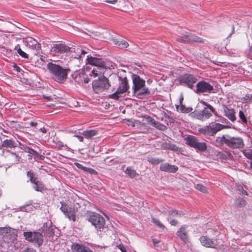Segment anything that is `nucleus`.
<instances>
[{
    "instance_id": "obj_1",
    "label": "nucleus",
    "mask_w": 252,
    "mask_h": 252,
    "mask_svg": "<svg viewBox=\"0 0 252 252\" xmlns=\"http://www.w3.org/2000/svg\"><path fill=\"white\" fill-rule=\"evenodd\" d=\"M47 68L53 79L60 83H63L66 81L70 71L69 68L63 67L53 63H49Z\"/></svg>"
},
{
    "instance_id": "obj_2",
    "label": "nucleus",
    "mask_w": 252,
    "mask_h": 252,
    "mask_svg": "<svg viewBox=\"0 0 252 252\" xmlns=\"http://www.w3.org/2000/svg\"><path fill=\"white\" fill-rule=\"evenodd\" d=\"M200 103L204 105L203 109L201 111L195 110L191 113L190 115L192 117L201 121H205L210 119L213 114L218 116L217 111L211 105L203 100Z\"/></svg>"
},
{
    "instance_id": "obj_3",
    "label": "nucleus",
    "mask_w": 252,
    "mask_h": 252,
    "mask_svg": "<svg viewBox=\"0 0 252 252\" xmlns=\"http://www.w3.org/2000/svg\"><path fill=\"white\" fill-rule=\"evenodd\" d=\"M132 80V90L134 95L139 96L142 95L149 94L150 92L145 85V81L137 74H133L131 76Z\"/></svg>"
},
{
    "instance_id": "obj_4",
    "label": "nucleus",
    "mask_w": 252,
    "mask_h": 252,
    "mask_svg": "<svg viewBox=\"0 0 252 252\" xmlns=\"http://www.w3.org/2000/svg\"><path fill=\"white\" fill-rule=\"evenodd\" d=\"M88 220L94 226L97 232H105L107 229L105 219L98 213H90L88 215Z\"/></svg>"
},
{
    "instance_id": "obj_5",
    "label": "nucleus",
    "mask_w": 252,
    "mask_h": 252,
    "mask_svg": "<svg viewBox=\"0 0 252 252\" xmlns=\"http://www.w3.org/2000/svg\"><path fill=\"white\" fill-rule=\"evenodd\" d=\"M92 86L94 91L99 94L107 90L110 88V84L109 79L103 75H101L93 82Z\"/></svg>"
},
{
    "instance_id": "obj_6",
    "label": "nucleus",
    "mask_w": 252,
    "mask_h": 252,
    "mask_svg": "<svg viewBox=\"0 0 252 252\" xmlns=\"http://www.w3.org/2000/svg\"><path fill=\"white\" fill-rule=\"evenodd\" d=\"M226 126L220 123H212L208 126H205L198 129L201 134L206 136H214L216 134L225 128Z\"/></svg>"
},
{
    "instance_id": "obj_7",
    "label": "nucleus",
    "mask_w": 252,
    "mask_h": 252,
    "mask_svg": "<svg viewBox=\"0 0 252 252\" xmlns=\"http://www.w3.org/2000/svg\"><path fill=\"white\" fill-rule=\"evenodd\" d=\"M120 81L119 86L117 91L113 94H110L109 97L110 98L118 100L122 96V94L125 93H129L128 91L129 85L127 79L126 77H119Z\"/></svg>"
},
{
    "instance_id": "obj_8",
    "label": "nucleus",
    "mask_w": 252,
    "mask_h": 252,
    "mask_svg": "<svg viewBox=\"0 0 252 252\" xmlns=\"http://www.w3.org/2000/svg\"><path fill=\"white\" fill-rule=\"evenodd\" d=\"M215 82L211 81L207 82L204 80L199 81L196 85L194 91L197 94L206 93L209 94L215 93V90L214 88Z\"/></svg>"
},
{
    "instance_id": "obj_9",
    "label": "nucleus",
    "mask_w": 252,
    "mask_h": 252,
    "mask_svg": "<svg viewBox=\"0 0 252 252\" xmlns=\"http://www.w3.org/2000/svg\"><path fill=\"white\" fill-rule=\"evenodd\" d=\"M186 143L189 147L194 148L197 151L204 152L207 146L205 143L200 142L197 138L193 135H188L185 138Z\"/></svg>"
},
{
    "instance_id": "obj_10",
    "label": "nucleus",
    "mask_w": 252,
    "mask_h": 252,
    "mask_svg": "<svg viewBox=\"0 0 252 252\" xmlns=\"http://www.w3.org/2000/svg\"><path fill=\"white\" fill-rule=\"evenodd\" d=\"M23 235L25 239L29 242L33 243L38 247L40 246L43 242L42 234L38 232H24Z\"/></svg>"
},
{
    "instance_id": "obj_11",
    "label": "nucleus",
    "mask_w": 252,
    "mask_h": 252,
    "mask_svg": "<svg viewBox=\"0 0 252 252\" xmlns=\"http://www.w3.org/2000/svg\"><path fill=\"white\" fill-rule=\"evenodd\" d=\"M178 81L181 85L186 86L188 88L193 89L194 84L197 81L196 77L191 74H184L180 76Z\"/></svg>"
},
{
    "instance_id": "obj_12",
    "label": "nucleus",
    "mask_w": 252,
    "mask_h": 252,
    "mask_svg": "<svg viewBox=\"0 0 252 252\" xmlns=\"http://www.w3.org/2000/svg\"><path fill=\"white\" fill-rule=\"evenodd\" d=\"M89 75H91L90 70L86 69L76 71L73 76L75 82L81 85L89 83L90 80Z\"/></svg>"
},
{
    "instance_id": "obj_13",
    "label": "nucleus",
    "mask_w": 252,
    "mask_h": 252,
    "mask_svg": "<svg viewBox=\"0 0 252 252\" xmlns=\"http://www.w3.org/2000/svg\"><path fill=\"white\" fill-rule=\"evenodd\" d=\"M16 235L9 227H0V239L7 243L13 242L16 239Z\"/></svg>"
},
{
    "instance_id": "obj_14",
    "label": "nucleus",
    "mask_w": 252,
    "mask_h": 252,
    "mask_svg": "<svg viewBox=\"0 0 252 252\" xmlns=\"http://www.w3.org/2000/svg\"><path fill=\"white\" fill-rule=\"evenodd\" d=\"M225 145L231 148H243L244 147L243 140L240 137H232L227 135Z\"/></svg>"
},
{
    "instance_id": "obj_15",
    "label": "nucleus",
    "mask_w": 252,
    "mask_h": 252,
    "mask_svg": "<svg viewBox=\"0 0 252 252\" xmlns=\"http://www.w3.org/2000/svg\"><path fill=\"white\" fill-rule=\"evenodd\" d=\"M27 176L29 178L31 183L33 184L32 188L35 191L42 192L45 189L44 184L42 181L37 179L33 172L28 171Z\"/></svg>"
},
{
    "instance_id": "obj_16",
    "label": "nucleus",
    "mask_w": 252,
    "mask_h": 252,
    "mask_svg": "<svg viewBox=\"0 0 252 252\" xmlns=\"http://www.w3.org/2000/svg\"><path fill=\"white\" fill-rule=\"evenodd\" d=\"M177 40L183 42L188 43L190 42H195L202 43L203 42V39L196 35H193L189 32H187L185 34H182L177 38Z\"/></svg>"
},
{
    "instance_id": "obj_17",
    "label": "nucleus",
    "mask_w": 252,
    "mask_h": 252,
    "mask_svg": "<svg viewBox=\"0 0 252 252\" xmlns=\"http://www.w3.org/2000/svg\"><path fill=\"white\" fill-rule=\"evenodd\" d=\"M62 206L60 208L61 211L70 220L75 221V211L74 208H68L66 204L61 202Z\"/></svg>"
},
{
    "instance_id": "obj_18",
    "label": "nucleus",
    "mask_w": 252,
    "mask_h": 252,
    "mask_svg": "<svg viewBox=\"0 0 252 252\" xmlns=\"http://www.w3.org/2000/svg\"><path fill=\"white\" fill-rule=\"evenodd\" d=\"M86 63L94 65L97 68H105L106 63L102 59L92 56H87Z\"/></svg>"
},
{
    "instance_id": "obj_19",
    "label": "nucleus",
    "mask_w": 252,
    "mask_h": 252,
    "mask_svg": "<svg viewBox=\"0 0 252 252\" xmlns=\"http://www.w3.org/2000/svg\"><path fill=\"white\" fill-rule=\"evenodd\" d=\"M70 48L62 43L54 44L51 49V52L54 54H61L68 53Z\"/></svg>"
},
{
    "instance_id": "obj_20",
    "label": "nucleus",
    "mask_w": 252,
    "mask_h": 252,
    "mask_svg": "<svg viewBox=\"0 0 252 252\" xmlns=\"http://www.w3.org/2000/svg\"><path fill=\"white\" fill-rule=\"evenodd\" d=\"M199 240L202 246L206 248H216L217 246V240L211 239L207 236H201Z\"/></svg>"
},
{
    "instance_id": "obj_21",
    "label": "nucleus",
    "mask_w": 252,
    "mask_h": 252,
    "mask_svg": "<svg viewBox=\"0 0 252 252\" xmlns=\"http://www.w3.org/2000/svg\"><path fill=\"white\" fill-rule=\"evenodd\" d=\"M26 42L28 47L36 51V53H35V55L39 53L40 45L35 39L32 37H29L27 38Z\"/></svg>"
},
{
    "instance_id": "obj_22",
    "label": "nucleus",
    "mask_w": 252,
    "mask_h": 252,
    "mask_svg": "<svg viewBox=\"0 0 252 252\" xmlns=\"http://www.w3.org/2000/svg\"><path fill=\"white\" fill-rule=\"evenodd\" d=\"M161 171L169 173H175L178 170V166L175 165H170L168 163H162L160 165Z\"/></svg>"
},
{
    "instance_id": "obj_23",
    "label": "nucleus",
    "mask_w": 252,
    "mask_h": 252,
    "mask_svg": "<svg viewBox=\"0 0 252 252\" xmlns=\"http://www.w3.org/2000/svg\"><path fill=\"white\" fill-rule=\"evenodd\" d=\"M222 108L224 115L231 122H234L236 119L234 110L233 109H229L225 105H223Z\"/></svg>"
},
{
    "instance_id": "obj_24",
    "label": "nucleus",
    "mask_w": 252,
    "mask_h": 252,
    "mask_svg": "<svg viewBox=\"0 0 252 252\" xmlns=\"http://www.w3.org/2000/svg\"><path fill=\"white\" fill-rule=\"evenodd\" d=\"M72 249L73 252H93L89 248L78 244H73Z\"/></svg>"
},
{
    "instance_id": "obj_25",
    "label": "nucleus",
    "mask_w": 252,
    "mask_h": 252,
    "mask_svg": "<svg viewBox=\"0 0 252 252\" xmlns=\"http://www.w3.org/2000/svg\"><path fill=\"white\" fill-rule=\"evenodd\" d=\"M187 227L186 225L182 226L177 232V236L183 241L187 240L188 238Z\"/></svg>"
},
{
    "instance_id": "obj_26",
    "label": "nucleus",
    "mask_w": 252,
    "mask_h": 252,
    "mask_svg": "<svg viewBox=\"0 0 252 252\" xmlns=\"http://www.w3.org/2000/svg\"><path fill=\"white\" fill-rule=\"evenodd\" d=\"M1 147L5 148H13L17 147L14 139H5L1 143Z\"/></svg>"
},
{
    "instance_id": "obj_27",
    "label": "nucleus",
    "mask_w": 252,
    "mask_h": 252,
    "mask_svg": "<svg viewBox=\"0 0 252 252\" xmlns=\"http://www.w3.org/2000/svg\"><path fill=\"white\" fill-rule=\"evenodd\" d=\"M98 131L95 129L86 130L82 133V135L87 139L92 138V137L97 135Z\"/></svg>"
},
{
    "instance_id": "obj_28",
    "label": "nucleus",
    "mask_w": 252,
    "mask_h": 252,
    "mask_svg": "<svg viewBox=\"0 0 252 252\" xmlns=\"http://www.w3.org/2000/svg\"><path fill=\"white\" fill-rule=\"evenodd\" d=\"M113 42L114 44L118 45L121 48H125L128 46V43L123 39H114Z\"/></svg>"
},
{
    "instance_id": "obj_29",
    "label": "nucleus",
    "mask_w": 252,
    "mask_h": 252,
    "mask_svg": "<svg viewBox=\"0 0 252 252\" xmlns=\"http://www.w3.org/2000/svg\"><path fill=\"white\" fill-rule=\"evenodd\" d=\"M176 109L178 112L183 113H189L191 112L192 110V107H186L185 105L183 104L176 105Z\"/></svg>"
},
{
    "instance_id": "obj_30",
    "label": "nucleus",
    "mask_w": 252,
    "mask_h": 252,
    "mask_svg": "<svg viewBox=\"0 0 252 252\" xmlns=\"http://www.w3.org/2000/svg\"><path fill=\"white\" fill-rule=\"evenodd\" d=\"M14 50H16L17 52V53L22 57L25 59H28L29 55L26 53L25 52L23 51L22 49H21L20 45L19 44H17L16 46H15L14 48Z\"/></svg>"
},
{
    "instance_id": "obj_31",
    "label": "nucleus",
    "mask_w": 252,
    "mask_h": 252,
    "mask_svg": "<svg viewBox=\"0 0 252 252\" xmlns=\"http://www.w3.org/2000/svg\"><path fill=\"white\" fill-rule=\"evenodd\" d=\"M227 135H223L222 137H218L216 140V143L218 146H222L225 144V139L227 138Z\"/></svg>"
},
{
    "instance_id": "obj_32",
    "label": "nucleus",
    "mask_w": 252,
    "mask_h": 252,
    "mask_svg": "<svg viewBox=\"0 0 252 252\" xmlns=\"http://www.w3.org/2000/svg\"><path fill=\"white\" fill-rule=\"evenodd\" d=\"M147 160L148 162L154 165H157L162 161V159H161L152 157H148Z\"/></svg>"
},
{
    "instance_id": "obj_33",
    "label": "nucleus",
    "mask_w": 252,
    "mask_h": 252,
    "mask_svg": "<svg viewBox=\"0 0 252 252\" xmlns=\"http://www.w3.org/2000/svg\"><path fill=\"white\" fill-rule=\"evenodd\" d=\"M76 53L77 55L75 56L74 58L77 59H81L83 56H84L87 53L85 50H83L80 48H77Z\"/></svg>"
},
{
    "instance_id": "obj_34",
    "label": "nucleus",
    "mask_w": 252,
    "mask_h": 252,
    "mask_svg": "<svg viewBox=\"0 0 252 252\" xmlns=\"http://www.w3.org/2000/svg\"><path fill=\"white\" fill-rule=\"evenodd\" d=\"M125 173L131 178L135 177L136 175V172L135 170L133 169L131 167H127L125 171Z\"/></svg>"
},
{
    "instance_id": "obj_35",
    "label": "nucleus",
    "mask_w": 252,
    "mask_h": 252,
    "mask_svg": "<svg viewBox=\"0 0 252 252\" xmlns=\"http://www.w3.org/2000/svg\"><path fill=\"white\" fill-rule=\"evenodd\" d=\"M246 201L241 198H237L234 201V204L238 207H242L246 205Z\"/></svg>"
},
{
    "instance_id": "obj_36",
    "label": "nucleus",
    "mask_w": 252,
    "mask_h": 252,
    "mask_svg": "<svg viewBox=\"0 0 252 252\" xmlns=\"http://www.w3.org/2000/svg\"><path fill=\"white\" fill-rule=\"evenodd\" d=\"M153 126H155L157 129L162 131H165L167 128V127L166 126L158 122H156L155 123H154V125Z\"/></svg>"
},
{
    "instance_id": "obj_37",
    "label": "nucleus",
    "mask_w": 252,
    "mask_h": 252,
    "mask_svg": "<svg viewBox=\"0 0 252 252\" xmlns=\"http://www.w3.org/2000/svg\"><path fill=\"white\" fill-rule=\"evenodd\" d=\"M25 152L29 153L31 155H33L34 157V158H35L36 156H37V152L35 151L34 150L32 149V148L30 147H25Z\"/></svg>"
},
{
    "instance_id": "obj_38",
    "label": "nucleus",
    "mask_w": 252,
    "mask_h": 252,
    "mask_svg": "<svg viewBox=\"0 0 252 252\" xmlns=\"http://www.w3.org/2000/svg\"><path fill=\"white\" fill-rule=\"evenodd\" d=\"M169 215L170 217H181L183 215L182 212H178L175 210H172L169 212Z\"/></svg>"
},
{
    "instance_id": "obj_39",
    "label": "nucleus",
    "mask_w": 252,
    "mask_h": 252,
    "mask_svg": "<svg viewBox=\"0 0 252 252\" xmlns=\"http://www.w3.org/2000/svg\"><path fill=\"white\" fill-rule=\"evenodd\" d=\"M152 222L159 228L161 229L164 228V225L161 223L158 220H157L156 218H152Z\"/></svg>"
},
{
    "instance_id": "obj_40",
    "label": "nucleus",
    "mask_w": 252,
    "mask_h": 252,
    "mask_svg": "<svg viewBox=\"0 0 252 252\" xmlns=\"http://www.w3.org/2000/svg\"><path fill=\"white\" fill-rule=\"evenodd\" d=\"M195 188L202 192H206L207 191L206 188L200 184L195 185Z\"/></svg>"
},
{
    "instance_id": "obj_41",
    "label": "nucleus",
    "mask_w": 252,
    "mask_h": 252,
    "mask_svg": "<svg viewBox=\"0 0 252 252\" xmlns=\"http://www.w3.org/2000/svg\"><path fill=\"white\" fill-rule=\"evenodd\" d=\"M239 116L240 119L242 120V121L245 123H247V119L246 117H245V115L244 113H243V111L240 110L239 112Z\"/></svg>"
},
{
    "instance_id": "obj_42",
    "label": "nucleus",
    "mask_w": 252,
    "mask_h": 252,
    "mask_svg": "<svg viewBox=\"0 0 252 252\" xmlns=\"http://www.w3.org/2000/svg\"><path fill=\"white\" fill-rule=\"evenodd\" d=\"M236 189L238 191H239L240 192V193L244 194V195H248V192L245 190L244 189L242 186H241V185L237 186Z\"/></svg>"
},
{
    "instance_id": "obj_43",
    "label": "nucleus",
    "mask_w": 252,
    "mask_h": 252,
    "mask_svg": "<svg viewBox=\"0 0 252 252\" xmlns=\"http://www.w3.org/2000/svg\"><path fill=\"white\" fill-rule=\"evenodd\" d=\"M243 153L248 158L252 159V150L244 151Z\"/></svg>"
},
{
    "instance_id": "obj_44",
    "label": "nucleus",
    "mask_w": 252,
    "mask_h": 252,
    "mask_svg": "<svg viewBox=\"0 0 252 252\" xmlns=\"http://www.w3.org/2000/svg\"><path fill=\"white\" fill-rule=\"evenodd\" d=\"M99 68H94L92 71H90V76H92V74H93L95 77L99 75V74H101V72L97 70V69H99Z\"/></svg>"
},
{
    "instance_id": "obj_45",
    "label": "nucleus",
    "mask_w": 252,
    "mask_h": 252,
    "mask_svg": "<svg viewBox=\"0 0 252 252\" xmlns=\"http://www.w3.org/2000/svg\"><path fill=\"white\" fill-rule=\"evenodd\" d=\"M74 165L78 168V169H81L83 171H85L86 170H87V168L86 167H85L84 166H83L82 164H80L79 163H78V162H75L74 163Z\"/></svg>"
},
{
    "instance_id": "obj_46",
    "label": "nucleus",
    "mask_w": 252,
    "mask_h": 252,
    "mask_svg": "<svg viewBox=\"0 0 252 252\" xmlns=\"http://www.w3.org/2000/svg\"><path fill=\"white\" fill-rule=\"evenodd\" d=\"M171 143H164L162 145V148L165 150H170Z\"/></svg>"
},
{
    "instance_id": "obj_47",
    "label": "nucleus",
    "mask_w": 252,
    "mask_h": 252,
    "mask_svg": "<svg viewBox=\"0 0 252 252\" xmlns=\"http://www.w3.org/2000/svg\"><path fill=\"white\" fill-rule=\"evenodd\" d=\"M147 120V122L153 126H154V123L156 122L154 119L150 117H148Z\"/></svg>"
},
{
    "instance_id": "obj_48",
    "label": "nucleus",
    "mask_w": 252,
    "mask_h": 252,
    "mask_svg": "<svg viewBox=\"0 0 252 252\" xmlns=\"http://www.w3.org/2000/svg\"><path fill=\"white\" fill-rule=\"evenodd\" d=\"M170 150L177 151L178 150V147L175 144H171Z\"/></svg>"
},
{
    "instance_id": "obj_49",
    "label": "nucleus",
    "mask_w": 252,
    "mask_h": 252,
    "mask_svg": "<svg viewBox=\"0 0 252 252\" xmlns=\"http://www.w3.org/2000/svg\"><path fill=\"white\" fill-rule=\"evenodd\" d=\"M17 142H18V147L20 149L24 150V151H25V147H28V146L27 145H24V144H22L20 142H19L18 141H17Z\"/></svg>"
},
{
    "instance_id": "obj_50",
    "label": "nucleus",
    "mask_w": 252,
    "mask_h": 252,
    "mask_svg": "<svg viewBox=\"0 0 252 252\" xmlns=\"http://www.w3.org/2000/svg\"><path fill=\"white\" fill-rule=\"evenodd\" d=\"M85 172H89L91 174H93L96 172L95 170L88 167L87 168V170L85 171Z\"/></svg>"
},
{
    "instance_id": "obj_51",
    "label": "nucleus",
    "mask_w": 252,
    "mask_h": 252,
    "mask_svg": "<svg viewBox=\"0 0 252 252\" xmlns=\"http://www.w3.org/2000/svg\"><path fill=\"white\" fill-rule=\"evenodd\" d=\"M118 248L122 251V252H126V251L123 245H120L118 246Z\"/></svg>"
},
{
    "instance_id": "obj_52",
    "label": "nucleus",
    "mask_w": 252,
    "mask_h": 252,
    "mask_svg": "<svg viewBox=\"0 0 252 252\" xmlns=\"http://www.w3.org/2000/svg\"><path fill=\"white\" fill-rule=\"evenodd\" d=\"M22 252H36L35 250L32 248H27L24 250Z\"/></svg>"
},
{
    "instance_id": "obj_53",
    "label": "nucleus",
    "mask_w": 252,
    "mask_h": 252,
    "mask_svg": "<svg viewBox=\"0 0 252 252\" xmlns=\"http://www.w3.org/2000/svg\"><path fill=\"white\" fill-rule=\"evenodd\" d=\"M35 158H38L39 159L43 160L44 159L45 157L43 155H39L38 153H37Z\"/></svg>"
},
{
    "instance_id": "obj_54",
    "label": "nucleus",
    "mask_w": 252,
    "mask_h": 252,
    "mask_svg": "<svg viewBox=\"0 0 252 252\" xmlns=\"http://www.w3.org/2000/svg\"><path fill=\"white\" fill-rule=\"evenodd\" d=\"M152 242H153V244H154V245L156 246L159 243L160 241H159V240H158L157 239L153 238Z\"/></svg>"
},
{
    "instance_id": "obj_55",
    "label": "nucleus",
    "mask_w": 252,
    "mask_h": 252,
    "mask_svg": "<svg viewBox=\"0 0 252 252\" xmlns=\"http://www.w3.org/2000/svg\"><path fill=\"white\" fill-rule=\"evenodd\" d=\"M74 136L78 138V139L79 140V141L83 142L84 138L83 136H82L81 135H75Z\"/></svg>"
},
{
    "instance_id": "obj_56",
    "label": "nucleus",
    "mask_w": 252,
    "mask_h": 252,
    "mask_svg": "<svg viewBox=\"0 0 252 252\" xmlns=\"http://www.w3.org/2000/svg\"><path fill=\"white\" fill-rule=\"evenodd\" d=\"M178 223V221L177 220H171L170 221V223L172 225H176Z\"/></svg>"
},
{
    "instance_id": "obj_57",
    "label": "nucleus",
    "mask_w": 252,
    "mask_h": 252,
    "mask_svg": "<svg viewBox=\"0 0 252 252\" xmlns=\"http://www.w3.org/2000/svg\"><path fill=\"white\" fill-rule=\"evenodd\" d=\"M30 125L31 126L34 127L37 125V123L35 122H31L30 123Z\"/></svg>"
},
{
    "instance_id": "obj_58",
    "label": "nucleus",
    "mask_w": 252,
    "mask_h": 252,
    "mask_svg": "<svg viewBox=\"0 0 252 252\" xmlns=\"http://www.w3.org/2000/svg\"><path fill=\"white\" fill-rule=\"evenodd\" d=\"M80 207L79 203H77L75 205H74V208L75 209V213L78 211V209Z\"/></svg>"
},
{
    "instance_id": "obj_59",
    "label": "nucleus",
    "mask_w": 252,
    "mask_h": 252,
    "mask_svg": "<svg viewBox=\"0 0 252 252\" xmlns=\"http://www.w3.org/2000/svg\"><path fill=\"white\" fill-rule=\"evenodd\" d=\"M234 32V27L233 26L232 27V31L229 34L228 36L227 37V38H229Z\"/></svg>"
},
{
    "instance_id": "obj_60",
    "label": "nucleus",
    "mask_w": 252,
    "mask_h": 252,
    "mask_svg": "<svg viewBox=\"0 0 252 252\" xmlns=\"http://www.w3.org/2000/svg\"><path fill=\"white\" fill-rule=\"evenodd\" d=\"M183 99H184L183 95L182 94H181L180 95V98H179V103H180L179 105L183 104L182 103H183Z\"/></svg>"
},
{
    "instance_id": "obj_61",
    "label": "nucleus",
    "mask_w": 252,
    "mask_h": 252,
    "mask_svg": "<svg viewBox=\"0 0 252 252\" xmlns=\"http://www.w3.org/2000/svg\"><path fill=\"white\" fill-rule=\"evenodd\" d=\"M106 1L107 2H108V3H112V4H114V3H115L117 1V0H106Z\"/></svg>"
},
{
    "instance_id": "obj_62",
    "label": "nucleus",
    "mask_w": 252,
    "mask_h": 252,
    "mask_svg": "<svg viewBox=\"0 0 252 252\" xmlns=\"http://www.w3.org/2000/svg\"><path fill=\"white\" fill-rule=\"evenodd\" d=\"M40 130L44 133L46 132V129L44 127L40 128Z\"/></svg>"
},
{
    "instance_id": "obj_63",
    "label": "nucleus",
    "mask_w": 252,
    "mask_h": 252,
    "mask_svg": "<svg viewBox=\"0 0 252 252\" xmlns=\"http://www.w3.org/2000/svg\"><path fill=\"white\" fill-rule=\"evenodd\" d=\"M43 97H44V98L47 99H50L51 98L50 96H45V95H43Z\"/></svg>"
},
{
    "instance_id": "obj_64",
    "label": "nucleus",
    "mask_w": 252,
    "mask_h": 252,
    "mask_svg": "<svg viewBox=\"0 0 252 252\" xmlns=\"http://www.w3.org/2000/svg\"><path fill=\"white\" fill-rule=\"evenodd\" d=\"M15 67L16 68V69L17 71H18L19 72L20 71V68L19 66L15 65Z\"/></svg>"
}]
</instances>
